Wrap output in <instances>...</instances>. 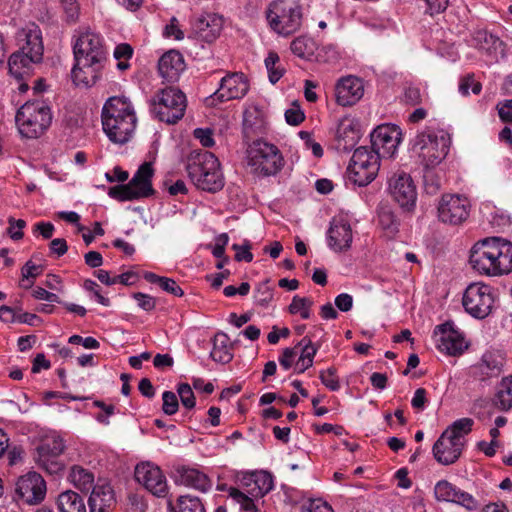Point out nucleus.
<instances>
[{
  "mask_svg": "<svg viewBox=\"0 0 512 512\" xmlns=\"http://www.w3.org/2000/svg\"><path fill=\"white\" fill-rule=\"evenodd\" d=\"M469 262L482 275L509 274L512 272V243L499 237L478 241L471 249Z\"/></svg>",
  "mask_w": 512,
  "mask_h": 512,
  "instance_id": "nucleus-1",
  "label": "nucleus"
},
{
  "mask_svg": "<svg viewBox=\"0 0 512 512\" xmlns=\"http://www.w3.org/2000/svg\"><path fill=\"white\" fill-rule=\"evenodd\" d=\"M187 172L192 183L206 192L216 193L224 187L218 158L209 151H193L188 157Z\"/></svg>",
  "mask_w": 512,
  "mask_h": 512,
  "instance_id": "nucleus-2",
  "label": "nucleus"
},
{
  "mask_svg": "<svg viewBox=\"0 0 512 512\" xmlns=\"http://www.w3.org/2000/svg\"><path fill=\"white\" fill-rule=\"evenodd\" d=\"M265 14L269 27L278 35L287 37L301 28L302 7L294 0H274Z\"/></svg>",
  "mask_w": 512,
  "mask_h": 512,
  "instance_id": "nucleus-3",
  "label": "nucleus"
},
{
  "mask_svg": "<svg viewBox=\"0 0 512 512\" xmlns=\"http://www.w3.org/2000/svg\"><path fill=\"white\" fill-rule=\"evenodd\" d=\"M186 96L176 87L158 90L150 99V112L154 118L167 124L178 122L186 110Z\"/></svg>",
  "mask_w": 512,
  "mask_h": 512,
  "instance_id": "nucleus-4",
  "label": "nucleus"
},
{
  "mask_svg": "<svg viewBox=\"0 0 512 512\" xmlns=\"http://www.w3.org/2000/svg\"><path fill=\"white\" fill-rule=\"evenodd\" d=\"M19 132L26 138H38L52 121L50 108L40 101L26 102L16 113Z\"/></svg>",
  "mask_w": 512,
  "mask_h": 512,
  "instance_id": "nucleus-5",
  "label": "nucleus"
},
{
  "mask_svg": "<svg viewBox=\"0 0 512 512\" xmlns=\"http://www.w3.org/2000/svg\"><path fill=\"white\" fill-rule=\"evenodd\" d=\"M247 163L255 174L271 176L282 169L284 159L277 146L258 139L247 148Z\"/></svg>",
  "mask_w": 512,
  "mask_h": 512,
  "instance_id": "nucleus-6",
  "label": "nucleus"
},
{
  "mask_svg": "<svg viewBox=\"0 0 512 512\" xmlns=\"http://www.w3.org/2000/svg\"><path fill=\"white\" fill-rule=\"evenodd\" d=\"M450 136L444 130L426 129L416 137L415 146L424 167H436L446 157L450 147Z\"/></svg>",
  "mask_w": 512,
  "mask_h": 512,
  "instance_id": "nucleus-7",
  "label": "nucleus"
},
{
  "mask_svg": "<svg viewBox=\"0 0 512 512\" xmlns=\"http://www.w3.org/2000/svg\"><path fill=\"white\" fill-rule=\"evenodd\" d=\"M153 172L152 164L144 162L127 184L110 187L108 195L120 202L151 196L154 193L151 183Z\"/></svg>",
  "mask_w": 512,
  "mask_h": 512,
  "instance_id": "nucleus-8",
  "label": "nucleus"
},
{
  "mask_svg": "<svg viewBox=\"0 0 512 512\" xmlns=\"http://www.w3.org/2000/svg\"><path fill=\"white\" fill-rule=\"evenodd\" d=\"M381 156L373 149L362 146L357 148L350 160L348 172L352 181L365 186L374 180L379 170Z\"/></svg>",
  "mask_w": 512,
  "mask_h": 512,
  "instance_id": "nucleus-9",
  "label": "nucleus"
},
{
  "mask_svg": "<svg viewBox=\"0 0 512 512\" xmlns=\"http://www.w3.org/2000/svg\"><path fill=\"white\" fill-rule=\"evenodd\" d=\"M465 311L475 318H485L492 310L494 297L492 288L484 283H471L462 298Z\"/></svg>",
  "mask_w": 512,
  "mask_h": 512,
  "instance_id": "nucleus-10",
  "label": "nucleus"
},
{
  "mask_svg": "<svg viewBox=\"0 0 512 512\" xmlns=\"http://www.w3.org/2000/svg\"><path fill=\"white\" fill-rule=\"evenodd\" d=\"M388 190L395 202L405 211L410 212L416 206L417 191L411 176L405 172H397L388 182Z\"/></svg>",
  "mask_w": 512,
  "mask_h": 512,
  "instance_id": "nucleus-11",
  "label": "nucleus"
},
{
  "mask_svg": "<svg viewBox=\"0 0 512 512\" xmlns=\"http://www.w3.org/2000/svg\"><path fill=\"white\" fill-rule=\"evenodd\" d=\"M64 451V443L60 437H47L36 448L35 459L40 467L49 474H58L64 468L59 456Z\"/></svg>",
  "mask_w": 512,
  "mask_h": 512,
  "instance_id": "nucleus-12",
  "label": "nucleus"
},
{
  "mask_svg": "<svg viewBox=\"0 0 512 512\" xmlns=\"http://www.w3.org/2000/svg\"><path fill=\"white\" fill-rule=\"evenodd\" d=\"M470 203L459 195H443L438 205V218L451 225L463 223L469 216Z\"/></svg>",
  "mask_w": 512,
  "mask_h": 512,
  "instance_id": "nucleus-13",
  "label": "nucleus"
},
{
  "mask_svg": "<svg viewBox=\"0 0 512 512\" xmlns=\"http://www.w3.org/2000/svg\"><path fill=\"white\" fill-rule=\"evenodd\" d=\"M401 129L393 124H383L371 133L372 148L383 158L392 157L401 142Z\"/></svg>",
  "mask_w": 512,
  "mask_h": 512,
  "instance_id": "nucleus-14",
  "label": "nucleus"
},
{
  "mask_svg": "<svg viewBox=\"0 0 512 512\" xmlns=\"http://www.w3.org/2000/svg\"><path fill=\"white\" fill-rule=\"evenodd\" d=\"M249 88V81L245 74L241 72L228 73L221 79L219 88L210 98L212 103L242 99L248 93Z\"/></svg>",
  "mask_w": 512,
  "mask_h": 512,
  "instance_id": "nucleus-15",
  "label": "nucleus"
},
{
  "mask_svg": "<svg viewBox=\"0 0 512 512\" xmlns=\"http://www.w3.org/2000/svg\"><path fill=\"white\" fill-rule=\"evenodd\" d=\"M434 338L437 348L450 356L461 355L468 348L463 334L449 322L436 326Z\"/></svg>",
  "mask_w": 512,
  "mask_h": 512,
  "instance_id": "nucleus-16",
  "label": "nucleus"
},
{
  "mask_svg": "<svg viewBox=\"0 0 512 512\" xmlns=\"http://www.w3.org/2000/svg\"><path fill=\"white\" fill-rule=\"evenodd\" d=\"M135 479L154 496L165 497L168 493L165 475L158 466L150 462L141 463L136 466Z\"/></svg>",
  "mask_w": 512,
  "mask_h": 512,
  "instance_id": "nucleus-17",
  "label": "nucleus"
},
{
  "mask_svg": "<svg viewBox=\"0 0 512 512\" xmlns=\"http://www.w3.org/2000/svg\"><path fill=\"white\" fill-rule=\"evenodd\" d=\"M75 60H98L107 61V51L102 38L91 31H85L79 35L74 47Z\"/></svg>",
  "mask_w": 512,
  "mask_h": 512,
  "instance_id": "nucleus-18",
  "label": "nucleus"
},
{
  "mask_svg": "<svg viewBox=\"0 0 512 512\" xmlns=\"http://www.w3.org/2000/svg\"><path fill=\"white\" fill-rule=\"evenodd\" d=\"M16 494L23 503L36 505L45 498L46 483L40 474L30 472L17 481Z\"/></svg>",
  "mask_w": 512,
  "mask_h": 512,
  "instance_id": "nucleus-19",
  "label": "nucleus"
},
{
  "mask_svg": "<svg viewBox=\"0 0 512 512\" xmlns=\"http://www.w3.org/2000/svg\"><path fill=\"white\" fill-rule=\"evenodd\" d=\"M103 131L110 141L116 144H125L133 136L137 118L136 117H113L101 115Z\"/></svg>",
  "mask_w": 512,
  "mask_h": 512,
  "instance_id": "nucleus-20",
  "label": "nucleus"
},
{
  "mask_svg": "<svg viewBox=\"0 0 512 512\" xmlns=\"http://www.w3.org/2000/svg\"><path fill=\"white\" fill-rule=\"evenodd\" d=\"M223 27L222 16L216 13H202L191 20L193 35L204 42L211 43L220 35Z\"/></svg>",
  "mask_w": 512,
  "mask_h": 512,
  "instance_id": "nucleus-21",
  "label": "nucleus"
},
{
  "mask_svg": "<svg viewBox=\"0 0 512 512\" xmlns=\"http://www.w3.org/2000/svg\"><path fill=\"white\" fill-rule=\"evenodd\" d=\"M107 61L98 60H75L72 69V79L75 85L91 87L102 77Z\"/></svg>",
  "mask_w": 512,
  "mask_h": 512,
  "instance_id": "nucleus-22",
  "label": "nucleus"
},
{
  "mask_svg": "<svg viewBox=\"0 0 512 512\" xmlns=\"http://www.w3.org/2000/svg\"><path fill=\"white\" fill-rule=\"evenodd\" d=\"M328 246L335 252L347 251L352 244L351 224L342 215L334 217L327 232Z\"/></svg>",
  "mask_w": 512,
  "mask_h": 512,
  "instance_id": "nucleus-23",
  "label": "nucleus"
},
{
  "mask_svg": "<svg viewBox=\"0 0 512 512\" xmlns=\"http://www.w3.org/2000/svg\"><path fill=\"white\" fill-rule=\"evenodd\" d=\"M364 95L363 81L353 75L340 78L335 85L336 102L341 106H352Z\"/></svg>",
  "mask_w": 512,
  "mask_h": 512,
  "instance_id": "nucleus-24",
  "label": "nucleus"
},
{
  "mask_svg": "<svg viewBox=\"0 0 512 512\" xmlns=\"http://www.w3.org/2000/svg\"><path fill=\"white\" fill-rule=\"evenodd\" d=\"M239 485L247 495L262 498L273 489V479L265 471L246 472L239 478Z\"/></svg>",
  "mask_w": 512,
  "mask_h": 512,
  "instance_id": "nucleus-25",
  "label": "nucleus"
},
{
  "mask_svg": "<svg viewBox=\"0 0 512 512\" xmlns=\"http://www.w3.org/2000/svg\"><path fill=\"white\" fill-rule=\"evenodd\" d=\"M464 443H458L443 432L434 443L432 452L435 460L442 465L455 463L462 454Z\"/></svg>",
  "mask_w": 512,
  "mask_h": 512,
  "instance_id": "nucleus-26",
  "label": "nucleus"
},
{
  "mask_svg": "<svg viewBox=\"0 0 512 512\" xmlns=\"http://www.w3.org/2000/svg\"><path fill=\"white\" fill-rule=\"evenodd\" d=\"M19 50L34 55L36 59L43 57V43L40 28L34 23L21 28L16 35Z\"/></svg>",
  "mask_w": 512,
  "mask_h": 512,
  "instance_id": "nucleus-27",
  "label": "nucleus"
},
{
  "mask_svg": "<svg viewBox=\"0 0 512 512\" xmlns=\"http://www.w3.org/2000/svg\"><path fill=\"white\" fill-rule=\"evenodd\" d=\"M184 70V58L182 54L176 50L167 51L160 57L158 61L159 74L161 78L166 82H177Z\"/></svg>",
  "mask_w": 512,
  "mask_h": 512,
  "instance_id": "nucleus-28",
  "label": "nucleus"
},
{
  "mask_svg": "<svg viewBox=\"0 0 512 512\" xmlns=\"http://www.w3.org/2000/svg\"><path fill=\"white\" fill-rule=\"evenodd\" d=\"M503 363L504 358L501 355L486 352L481 360L472 367V375L480 381L498 377L502 372Z\"/></svg>",
  "mask_w": 512,
  "mask_h": 512,
  "instance_id": "nucleus-29",
  "label": "nucleus"
},
{
  "mask_svg": "<svg viewBox=\"0 0 512 512\" xmlns=\"http://www.w3.org/2000/svg\"><path fill=\"white\" fill-rule=\"evenodd\" d=\"M116 500L109 484H97L93 487L88 505L90 512H112Z\"/></svg>",
  "mask_w": 512,
  "mask_h": 512,
  "instance_id": "nucleus-30",
  "label": "nucleus"
},
{
  "mask_svg": "<svg viewBox=\"0 0 512 512\" xmlns=\"http://www.w3.org/2000/svg\"><path fill=\"white\" fill-rule=\"evenodd\" d=\"M42 59H36L31 53H25L18 50L12 53L8 60L9 73L18 81H23L32 73L33 65L41 62Z\"/></svg>",
  "mask_w": 512,
  "mask_h": 512,
  "instance_id": "nucleus-31",
  "label": "nucleus"
},
{
  "mask_svg": "<svg viewBox=\"0 0 512 512\" xmlns=\"http://www.w3.org/2000/svg\"><path fill=\"white\" fill-rule=\"evenodd\" d=\"M177 482L187 487L206 492L211 488L208 476L195 468L180 467L177 470Z\"/></svg>",
  "mask_w": 512,
  "mask_h": 512,
  "instance_id": "nucleus-32",
  "label": "nucleus"
},
{
  "mask_svg": "<svg viewBox=\"0 0 512 512\" xmlns=\"http://www.w3.org/2000/svg\"><path fill=\"white\" fill-rule=\"evenodd\" d=\"M360 139V132L357 123L350 118H343L337 128L338 146L343 150L352 149Z\"/></svg>",
  "mask_w": 512,
  "mask_h": 512,
  "instance_id": "nucleus-33",
  "label": "nucleus"
},
{
  "mask_svg": "<svg viewBox=\"0 0 512 512\" xmlns=\"http://www.w3.org/2000/svg\"><path fill=\"white\" fill-rule=\"evenodd\" d=\"M102 115L113 117H136L131 101L124 96L110 97L102 108Z\"/></svg>",
  "mask_w": 512,
  "mask_h": 512,
  "instance_id": "nucleus-34",
  "label": "nucleus"
},
{
  "mask_svg": "<svg viewBox=\"0 0 512 512\" xmlns=\"http://www.w3.org/2000/svg\"><path fill=\"white\" fill-rule=\"evenodd\" d=\"M211 358L219 363H229L233 358L232 345L227 334L218 332L213 339Z\"/></svg>",
  "mask_w": 512,
  "mask_h": 512,
  "instance_id": "nucleus-35",
  "label": "nucleus"
},
{
  "mask_svg": "<svg viewBox=\"0 0 512 512\" xmlns=\"http://www.w3.org/2000/svg\"><path fill=\"white\" fill-rule=\"evenodd\" d=\"M264 131V119L257 109L246 110L243 116V136L251 140Z\"/></svg>",
  "mask_w": 512,
  "mask_h": 512,
  "instance_id": "nucleus-36",
  "label": "nucleus"
},
{
  "mask_svg": "<svg viewBox=\"0 0 512 512\" xmlns=\"http://www.w3.org/2000/svg\"><path fill=\"white\" fill-rule=\"evenodd\" d=\"M59 512H87L84 499L76 492L67 490L57 499Z\"/></svg>",
  "mask_w": 512,
  "mask_h": 512,
  "instance_id": "nucleus-37",
  "label": "nucleus"
},
{
  "mask_svg": "<svg viewBox=\"0 0 512 512\" xmlns=\"http://www.w3.org/2000/svg\"><path fill=\"white\" fill-rule=\"evenodd\" d=\"M290 49L295 56L310 61L315 55L317 44L310 37L299 36L291 42Z\"/></svg>",
  "mask_w": 512,
  "mask_h": 512,
  "instance_id": "nucleus-38",
  "label": "nucleus"
},
{
  "mask_svg": "<svg viewBox=\"0 0 512 512\" xmlns=\"http://www.w3.org/2000/svg\"><path fill=\"white\" fill-rule=\"evenodd\" d=\"M495 405L502 411L512 408V376L504 377L500 381L495 394Z\"/></svg>",
  "mask_w": 512,
  "mask_h": 512,
  "instance_id": "nucleus-39",
  "label": "nucleus"
},
{
  "mask_svg": "<svg viewBox=\"0 0 512 512\" xmlns=\"http://www.w3.org/2000/svg\"><path fill=\"white\" fill-rule=\"evenodd\" d=\"M69 479L71 483L82 492H88L94 485V474L81 466L71 468Z\"/></svg>",
  "mask_w": 512,
  "mask_h": 512,
  "instance_id": "nucleus-40",
  "label": "nucleus"
},
{
  "mask_svg": "<svg viewBox=\"0 0 512 512\" xmlns=\"http://www.w3.org/2000/svg\"><path fill=\"white\" fill-rule=\"evenodd\" d=\"M143 277L149 283L159 285L163 291L173 296L182 297L184 295L182 288L172 278L159 276L153 272H145Z\"/></svg>",
  "mask_w": 512,
  "mask_h": 512,
  "instance_id": "nucleus-41",
  "label": "nucleus"
},
{
  "mask_svg": "<svg viewBox=\"0 0 512 512\" xmlns=\"http://www.w3.org/2000/svg\"><path fill=\"white\" fill-rule=\"evenodd\" d=\"M299 345H303L301 355L299 356L295 369L298 373H303L313 365V359L316 355L317 348L312 344V341L304 337Z\"/></svg>",
  "mask_w": 512,
  "mask_h": 512,
  "instance_id": "nucleus-42",
  "label": "nucleus"
},
{
  "mask_svg": "<svg viewBox=\"0 0 512 512\" xmlns=\"http://www.w3.org/2000/svg\"><path fill=\"white\" fill-rule=\"evenodd\" d=\"M474 424L471 418H461L454 421L444 432L458 443H464V437L468 435Z\"/></svg>",
  "mask_w": 512,
  "mask_h": 512,
  "instance_id": "nucleus-43",
  "label": "nucleus"
},
{
  "mask_svg": "<svg viewBox=\"0 0 512 512\" xmlns=\"http://www.w3.org/2000/svg\"><path fill=\"white\" fill-rule=\"evenodd\" d=\"M229 496L240 505V508L245 512H258L256 501L260 498H254L251 495H247L239 488L230 487L228 490Z\"/></svg>",
  "mask_w": 512,
  "mask_h": 512,
  "instance_id": "nucleus-44",
  "label": "nucleus"
},
{
  "mask_svg": "<svg viewBox=\"0 0 512 512\" xmlns=\"http://www.w3.org/2000/svg\"><path fill=\"white\" fill-rule=\"evenodd\" d=\"M312 305L313 301L310 298L295 295L288 306V311L293 315L300 314L301 318L306 320L310 318Z\"/></svg>",
  "mask_w": 512,
  "mask_h": 512,
  "instance_id": "nucleus-45",
  "label": "nucleus"
},
{
  "mask_svg": "<svg viewBox=\"0 0 512 512\" xmlns=\"http://www.w3.org/2000/svg\"><path fill=\"white\" fill-rule=\"evenodd\" d=\"M434 168L425 167L423 174L424 189L430 195L436 194L442 185L441 175Z\"/></svg>",
  "mask_w": 512,
  "mask_h": 512,
  "instance_id": "nucleus-46",
  "label": "nucleus"
},
{
  "mask_svg": "<svg viewBox=\"0 0 512 512\" xmlns=\"http://www.w3.org/2000/svg\"><path fill=\"white\" fill-rule=\"evenodd\" d=\"M457 486L448 480H440L434 486V496L438 502L451 503Z\"/></svg>",
  "mask_w": 512,
  "mask_h": 512,
  "instance_id": "nucleus-47",
  "label": "nucleus"
},
{
  "mask_svg": "<svg viewBox=\"0 0 512 512\" xmlns=\"http://www.w3.org/2000/svg\"><path fill=\"white\" fill-rule=\"evenodd\" d=\"M279 56L276 52H269L265 59V66L268 71V77L272 84L278 82L284 75V69L277 65L279 63Z\"/></svg>",
  "mask_w": 512,
  "mask_h": 512,
  "instance_id": "nucleus-48",
  "label": "nucleus"
},
{
  "mask_svg": "<svg viewBox=\"0 0 512 512\" xmlns=\"http://www.w3.org/2000/svg\"><path fill=\"white\" fill-rule=\"evenodd\" d=\"M172 510L175 512H205L200 499L189 495L180 496L177 501V509L172 508Z\"/></svg>",
  "mask_w": 512,
  "mask_h": 512,
  "instance_id": "nucleus-49",
  "label": "nucleus"
},
{
  "mask_svg": "<svg viewBox=\"0 0 512 512\" xmlns=\"http://www.w3.org/2000/svg\"><path fill=\"white\" fill-rule=\"evenodd\" d=\"M451 503L462 506L467 511H475L480 506L479 501L472 494L460 489L459 487L456 488L455 495Z\"/></svg>",
  "mask_w": 512,
  "mask_h": 512,
  "instance_id": "nucleus-50",
  "label": "nucleus"
},
{
  "mask_svg": "<svg viewBox=\"0 0 512 512\" xmlns=\"http://www.w3.org/2000/svg\"><path fill=\"white\" fill-rule=\"evenodd\" d=\"M133 55L132 47L127 43H122L116 46L114 50V57L118 61L117 68L125 71L130 67L129 59Z\"/></svg>",
  "mask_w": 512,
  "mask_h": 512,
  "instance_id": "nucleus-51",
  "label": "nucleus"
},
{
  "mask_svg": "<svg viewBox=\"0 0 512 512\" xmlns=\"http://www.w3.org/2000/svg\"><path fill=\"white\" fill-rule=\"evenodd\" d=\"M177 393L180 397L182 405L186 409H193L196 405V398L191 386L187 383H180L177 386Z\"/></svg>",
  "mask_w": 512,
  "mask_h": 512,
  "instance_id": "nucleus-52",
  "label": "nucleus"
},
{
  "mask_svg": "<svg viewBox=\"0 0 512 512\" xmlns=\"http://www.w3.org/2000/svg\"><path fill=\"white\" fill-rule=\"evenodd\" d=\"M8 224L7 233L10 238L15 241L21 240L24 236L23 229L26 226V221L23 219L16 220L13 217H9Z\"/></svg>",
  "mask_w": 512,
  "mask_h": 512,
  "instance_id": "nucleus-53",
  "label": "nucleus"
},
{
  "mask_svg": "<svg viewBox=\"0 0 512 512\" xmlns=\"http://www.w3.org/2000/svg\"><path fill=\"white\" fill-rule=\"evenodd\" d=\"M320 380L331 391H337L340 388L339 379L336 375V369L331 367L320 372Z\"/></svg>",
  "mask_w": 512,
  "mask_h": 512,
  "instance_id": "nucleus-54",
  "label": "nucleus"
},
{
  "mask_svg": "<svg viewBox=\"0 0 512 512\" xmlns=\"http://www.w3.org/2000/svg\"><path fill=\"white\" fill-rule=\"evenodd\" d=\"M162 400V410L166 415H174L178 411V398L174 392L165 391L162 394Z\"/></svg>",
  "mask_w": 512,
  "mask_h": 512,
  "instance_id": "nucleus-55",
  "label": "nucleus"
},
{
  "mask_svg": "<svg viewBox=\"0 0 512 512\" xmlns=\"http://www.w3.org/2000/svg\"><path fill=\"white\" fill-rule=\"evenodd\" d=\"M379 224L389 233H395L398 230V223L391 211H383L379 214Z\"/></svg>",
  "mask_w": 512,
  "mask_h": 512,
  "instance_id": "nucleus-56",
  "label": "nucleus"
},
{
  "mask_svg": "<svg viewBox=\"0 0 512 512\" xmlns=\"http://www.w3.org/2000/svg\"><path fill=\"white\" fill-rule=\"evenodd\" d=\"M302 512H333V509L321 499H313L303 505Z\"/></svg>",
  "mask_w": 512,
  "mask_h": 512,
  "instance_id": "nucleus-57",
  "label": "nucleus"
},
{
  "mask_svg": "<svg viewBox=\"0 0 512 512\" xmlns=\"http://www.w3.org/2000/svg\"><path fill=\"white\" fill-rule=\"evenodd\" d=\"M67 21L75 22L79 15V5L76 0H61Z\"/></svg>",
  "mask_w": 512,
  "mask_h": 512,
  "instance_id": "nucleus-58",
  "label": "nucleus"
},
{
  "mask_svg": "<svg viewBox=\"0 0 512 512\" xmlns=\"http://www.w3.org/2000/svg\"><path fill=\"white\" fill-rule=\"evenodd\" d=\"M285 119L289 125L297 126L304 121L305 115L299 106H294L286 110Z\"/></svg>",
  "mask_w": 512,
  "mask_h": 512,
  "instance_id": "nucleus-59",
  "label": "nucleus"
},
{
  "mask_svg": "<svg viewBox=\"0 0 512 512\" xmlns=\"http://www.w3.org/2000/svg\"><path fill=\"white\" fill-rule=\"evenodd\" d=\"M497 111L502 122L512 123V99L497 104Z\"/></svg>",
  "mask_w": 512,
  "mask_h": 512,
  "instance_id": "nucleus-60",
  "label": "nucleus"
},
{
  "mask_svg": "<svg viewBox=\"0 0 512 512\" xmlns=\"http://www.w3.org/2000/svg\"><path fill=\"white\" fill-rule=\"evenodd\" d=\"M133 298L137 301L138 306L145 311H151L156 307V300L154 297L137 292L133 294Z\"/></svg>",
  "mask_w": 512,
  "mask_h": 512,
  "instance_id": "nucleus-61",
  "label": "nucleus"
},
{
  "mask_svg": "<svg viewBox=\"0 0 512 512\" xmlns=\"http://www.w3.org/2000/svg\"><path fill=\"white\" fill-rule=\"evenodd\" d=\"M43 271L41 265H36L32 261H27L21 269L22 281L36 278Z\"/></svg>",
  "mask_w": 512,
  "mask_h": 512,
  "instance_id": "nucleus-62",
  "label": "nucleus"
},
{
  "mask_svg": "<svg viewBox=\"0 0 512 512\" xmlns=\"http://www.w3.org/2000/svg\"><path fill=\"white\" fill-rule=\"evenodd\" d=\"M232 249L236 251V254H235L236 261L251 262L253 260V254L250 251L251 246L249 243L244 244V245L233 244Z\"/></svg>",
  "mask_w": 512,
  "mask_h": 512,
  "instance_id": "nucleus-63",
  "label": "nucleus"
},
{
  "mask_svg": "<svg viewBox=\"0 0 512 512\" xmlns=\"http://www.w3.org/2000/svg\"><path fill=\"white\" fill-rule=\"evenodd\" d=\"M194 137L200 141L204 147H212L214 139L210 129L197 128L194 130Z\"/></svg>",
  "mask_w": 512,
  "mask_h": 512,
  "instance_id": "nucleus-64",
  "label": "nucleus"
}]
</instances>
